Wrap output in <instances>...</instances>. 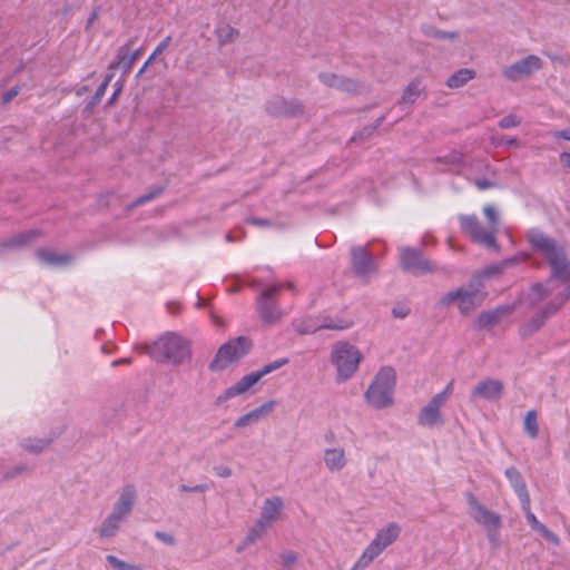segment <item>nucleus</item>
<instances>
[{
    "instance_id": "nucleus-22",
    "label": "nucleus",
    "mask_w": 570,
    "mask_h": 570,
    "mask_svg": "<svg viewBox=\"0 0 570 570\" xmlns=\"http://www.w3.org/2000/svg\"><path fill=\"white\" fill-rule=\"evenodd\" d=\"M400 533V524L396 522H391L376 532L371 543L382 553L387 547L397 540Z\"/></svg>"
},
{
    "instance_id": "nucleus-21",
    "label": "nucleus",
    "mask_w": 570,
    "mask_h": 570,
    "mask_svg": "<svg viewBox=\"0 0 570 570\" xmlns=\"http://www.w3.org/2000/svg\"><path fill=\"white\" fill-rule=\"evenodd\" d=\"M136 39H129L125 45H122L117 52V60L112 61L109 66L110 69H115L118 67L124 68L126 71L130 70L135 61L141 55L140 49H136L131 51V48L135 43Z\"/></svg>"
},
{
    "instance_id": "nucleus-55",
    "label": "nucleus",
    "mask_w": 570,
    "mask_h": 570,
    "mask_svg": "<svg viewBox=\"0 0 570 570\" xmlns=\"http://www.w3.org/2000/svg\"><path fill=\"white\" fill-rule=\"evenodd\" d=\"M19 94L18 88L10 89L2 98L3 104H8Z\"/></svg>"
},
{
    "instance_id": "nucleus-43",
    "label": "nucleus",
    "mask_w": 570,
    "mask_h": 570,
    "mask_svg": "<svg viewBox=\"0 0 570 570\" xmlns=\"http://www.w3.org/2000/svg\"><path fill=\"white\" fill-rule=\"evenodd\" d=\"M171 37L167 36L165 39H163L158 46L155 48L154 52L149 56V61H154L157 56L161 55L170 45Z\"/></svg>"
},
{
    "instance_id": "nucleus-54",
    "label": "nucleus",
    "mask_w": 570,
    "mask_h": 570,
    "mask_svg": "<svg viewBox=\"0 0 570 570\" xmlns=\"http://www.w3.org/2000/svg\"><path fill=\"white\" fill-rule=\"evenodd\" d=\"M107 85L106 83H100V86L97 88L96 92H95V96H94V100L96 102L100 101L101 98L104 97L105 92H106V89H107Z\"/></svg>"
},
{
    "instance_id": "nucleus-50",
    "label": "nucleus",
    "mask_w": 570,
    "mask_h": 570,
    "mask_svg": "<svg viewBox=\"0 0 570 570\" xmlns=\"http://www.w3.org/2000/svg\"><path fill=\"white\" fill-rule=\"evenodd\" d=\"M214 472L219 478H229L232 475V469L227 465H217L214 468Z\"/></svg>"
},
{
    "instance_id": "nucleus-44",
    "label": "nucleus",
    "mask_w": 570,
    "mask_h": 570,
    "mask_svg": "<svg viewBox=\"0 0 570 570\" xmlns=\"http://www.w3.org/2000/svg\"><path fill=\"white\" fill-rule=\"evenodd\" d=\"M453 390H454V381H450L446 384V386L444 387V390L442 392L435 394L434 397H436L438 400H440L441 402L446 404L450 396L453 394Z\"/></svg>"
},
{
    "instance_id": "nucleus-4",
    "label": "nucleus",
    "mask_w": 570,
    "mask_h": 570,
    "mask_svg": "<svg viewBox=\"0 0 570 570\" xmlns=\"http://www.w3.org/2000/svg\"><path fill=\"white\" fill-rule=\"evenodd\" d=\"M362 358L363 355L355 345L345 341L336 342L331 350V363L336 368V381L342 383L351 379Z\"/></svg>"
},
{
    "instance_id": "nucleus-24",
    "label": "nucleus",
    "mask_w": 570,
    "mask_h": 570,
    "mask_svg": "<svg viewBox=\"0 0 570 570\" xmlns=\"http://www.w3.org/2000/svg\"><path fill=\"white\" fill-rule=\"evenodd\" d=\"M275 402L268 401L261 406L252 410L250 412L239 416L235 423L234 426L236 429H243L248 425H253L258 423L261 420L265 419L269 413L274 410Z\"/></svg>"
},
{
    "instance_id": "nucleus-25",
    "label": "nucleus",
    "mask_w": 570,
    "mask_h": 570,
    "mask_svg": "<svg viewBox=\"0 0 570 570\" xmlns=\"http://www.w3.org/2000/svg\"><path fill=\"white\" fill-rule=\"evenodd\" d=\"M320 80L327 87L336 88L346 92L356 94L360 91V85L347 78L335 73L324 72L318 76Z\"/></svg>"
},
{
    "instance_id": "nucleus-12",
    "label": "nucleus",
    "mask_w": 570,
    "mask_h": 570,
    "mask_svg": "<svg viewBox=\"0 0 570 570\" xmlns=\"http://www.w3.org/2000/svg\"><path fill=\"white\" fill-rule=\"evenodd\" d=\"M351 264L354 275L367 283L377 272V265L366 247L356 246L351 249Z\"/></svg>"
},
{
    "instance_id": "nucleus-7",
    "label": "nucleus",
    "mask_w": 570,
    "mask_h": 570,
    "mask_svg": "<svg viewBox=\"0 0 570 570\" xmlns=\"http://www.w3.org/2000/svg\"><path fill=\"white\" fill-rule=\"evenodd\" d=\"M288 287L289 289L294 288V285L288 282L286 284H273L266 286L261 295L256 299L257 312L259 317L266 324H275L282 320L284 313L279 308L276 297L279 291L284 287Z\"/></svg>"
},
{
    "instance_id": "nucleus-28",
    "label": "nucleus",
    "mask_w": 570,
    "mask_h": 570,
    "mask_svg": "<svg viewBox=\"0 0 570 570\" xmlns=\"http://www.w3.org/2000/svg\"><path fill=\"white\" fill-rule=\"evenodd\" d=\"M505 476L509 480L510 484L512 485L520 502L527 501V499H529L530 495L521 473L514 466H510L505 470Z\"/></svg>"
},
{
    "instance_id": "nucleus-29",
    "label": "nucleus",
    "mask_w": 570,
    "mask_h": 570,
    "mask_svg": "<svg viewBox=\"0 0 570 570\" xmlns=\"http://www.w3.org/2000/svg\"><path fill=\"white\" fill-rule=\"evenodd\" d=\"M507 308H495L493 311H488L481 313L475 320V326L479 328H485L492 325L498 324L501 318L507 314Z\"/></svg>"
},
{
    "instance_id": "nucleus-33",
    "label": "nucleus",
    "mask_w": 570,
    "mask_h": 570,
    "mask_svg": "<svg viewBox=\"0 0 570 570\" xmlns=\"http://www.w3.org/2000/svg\"><path fill=\"white\" fill-rule=\"evenodd\" d=\"M475 77V71L468 68H462L455 71L449 79L446 80V86L449 88H460L464 86L468 81L472 80Z\"/></svg>"
},
{
    "instance_id": "nucleus-14",
    "label": "nucleus",
    "mask_w": 570,
    "mask_h": 570,
    "mask_svg": "<svg viewBox=\"0 0 570 570\" xmlns=\"http://www.w3.org/2000/svg\"><path fill=\"white\" fill-rule=\"evenodd\" d=\"M352 324L351 320L325 316L320 321H303L296 324V330L303 334L314 333L320 330L343 331L350 328Z\"/></svg>"
},
{
    "instance_id": "nucleus-20",
    "label": "nucleus",
    "mask_w": 570,
    "mask_h": 570,
    "mask_svg": "<svg viewBox=\"0 0 570 570\" xmlns=\"http://www.w3.org/2000/svg\"><path fill=\"white\" fill-rule=\"evenodd\" d=\"M503 384L499 380L488 379L480 381L473 389L472 399H484L495 401L501 397Z\"/></svg>"
},
{
    "instance_id": "nucleus-49",
    "label": "nucleus",
    "mask_w": 570,
    "mask_h": 570,
    "mask_svg": "<svg viewBox=\"0 0 570 570\" xmlns=\"http://www.w3.org/2000/svg\"><path fill=\"white\" fill-rule=\"evenodd\" d=\"M208 489L207 484H197V485H194V487H188L186 484H181L179 487V490L181 492H205L206 490Z\"/></svg>"
},
{
    "instance_id": "nucleus-39",
    "label": "nucleus",
    "mask_w": 570,
    "mask_h": 570,
    "mask_svg": "<svg viewBox=\"0 0 570 570\" xmlns=\"http://www.w3.org/2000/svg\"><path fill=\"white\" fill-rule=\"evenodd\" d=\"M449 166L451 170L459 169L463 163V154L456 150L451 151L446 156L439 159Z\"/></svg>"
},
{
    "instance_id": "nucleus-34",
    "label": "nucleus",
    "mask_w": 570,
    "mask_h": 570,
    "mask_svg": "<svg viewBox=\"0 0 570 570\" xmlns=\"http://www.w3.org/2000/svg\"><path fill=\"white\" fill-rule=\"evenodd\" d=\"M216 36L219 45H227L235 41L238 38L239 32L229 24H222L217 28Z\"/></svg>"
},
{
    "instance_id": "nucleus-6",
    "label": "nucleus",
    "mask_w": 570,
    "mask_h": 570,
    "mask_svg": "<svg viewBox=\"0 0 570 570\" xmlns=\"http://www.w3.org/2000/svg\"><path fill=\"white\" fill-rule=\"evenodd\" d=\"M396 374L392 367H382L365 392V400L375 409H384L393 404V392Z\"/></svg>"
},
{
    "instance_id": "nucleus-41",
    "label": "nucleus",
    "mask_w": 570,
    "mask_h": 570,
    "mask_svg": "<svg viewBox=\"0 0 570 570\" xmlns=\"http://www.w3.org/2000/svg\"><path fill=\"white\" fill-rule=\"evenodd\" d=\"M424 33L436 39H455L458 37L456 32L441 31L431 26L424 28Z\"/></svg>"
},
{
    "instance_id": "nucleus-31",
    "label": "nucleus",
    "mask_w": 570,
    "mask_h": 570,
    "mask_svg": "<svg viewBox=\"0 0 570 570\" xmlns=\"http://www.w3.org/2000/svg\"><path fill=\"white\" fill-rule=\"evenodd\" d=\"M52 442V438H26L20 442L21 448L33 454L45 451Z\"/></svg>"
},
{
    "instance_id": "nucleus-5",
    "label": "nucleus",
    "mask_w": 570,
    "mask_h": 570,
    "mask_svg": "<svg viewBox=\"0 0 570 570\" xmlns=\"http://www.w3.org/2000/svg\"><path fill=\"white\" fill-rule=\"evenodd\" d=\"M465 498L470 518L482 527L490 543L497 547L499 544L502 524L501 515L483 505L473 493L468 492Z\"/></svg>"
},
{
    "instance_id": "nucleus-9",
    "label": "nucleus",
    "mask_w": 570,
    "mask_h": 570,
    "mask_svg": "<svg viewBox=\"0 0 570 570\" xmlns=\"http://www.w3.org/2000/svg\"><path fill=\"white\" fill-rule=\"evenodd\" d=\"M288 363L287 358H279L272 363L264 365L258 371L252 372L245 376H243L235 384L226 389L218 397V403H224L233 397L242 395L246 393L252 386H254L262 377L276 371Z\"/></svg>"
},
{
    "instance_id": "nucleus-1",
    "label": "nucleus",
    "mask_w": 570,
    "mask_h": 570,
    "mask_svg": "<svg viewBox=\"0 0 570 570\" xmlns=\"http://www.w3.org/2000/svg\"><path fill=\"white\" fill-rule=\"evenodd\" d=\"M528 239L533 249L548 261L551 276L546 284H534L527 295V301L534 306L547 297L551 299L524 326V334L538 331L547 318L556 314L570 297V264L562 247L554 239L535 229L528 233Z\"/></svg>"
},
{
    "instance_id": "nucleus-8",
    "label": "nucleus",
    "mask_w": 570,
    "mask_h": 570,
    "mask_svg": "<svg viewBox=\"0 0 570 570\" xmlns=\"http://www.w3.org/2000/svg\"><path fill=\"white\" fill-rule=\"evenodd\" d=\"M252 347V342L245 336H238L223 344L209 364L210 371L225 370L228 365L240 360Z\"/></svg>"
},
{
    "instance_id": "nucleus-18",
    "label": "nucleus",
    "mask_w": 570,
    "mask_h": 570,
    "mask_svg": "<svg viewBox=\"0 0 570 570\" xmlns=\"http://www.w3.org/2000/svg\"><path fill=\"white\" fill-rule=\"evenodd\" d=\"M284 510V500L281 497H272L263 502L259 518L261 522L272 528L277 522Z\"/></svg>"
},
{
    "instance_id": "nucleus-61",
    "label": "nucleus",
    "mask_w": 570,
    "mask_h": 570,
    "mask_svg": "<svg viewBox=\"0 0 570 570\" xmlns=\"http://www.w3.org/2000/svg\"><path fill=\"white\" fill-rule=\"evenodd\" d=\"M114 75L112 73H109V75H106L104 81L101 83H106L107 87L109 86V82L111 81Z\"/></svg>"
},
{
    "instance_id": "nucleus-46",
    "label": "nucleus",
    "mask_w": 570,
    "mask_h": 570,
    "mask_svg": "<svg viewBox=\"0 0 570 570\" xmlns=\"http://www.w3.org/2000/svg\"><path fill=\"white\" fill-rule=\"evenodd\" d=\"M106 560L115 570H126L127 568V562L118 559L116 556L108 554Z\"/></svg>"
},
{
    "instance_id": "nucleus-40",
    "label": "nucleus",
    "mask_w": 570,
    "mask_h": 570,
    "mask_svg": "<svg viewBox=\"0 0 570 570\" xmlns=\"http://www.w3.org/2000/svg\"><path fill=\"white\" fill-rule=\"evenodd\" d=\"M483 213H484V216L485 218L488 219V225L490 227H493V229L495 232H498V227H499V214L495 209L494 206L492 205H485L483 207Z\"/></svg>"
},
{
    "instance_id": "nucleus-26",
    "label": "nucleus",
    "mask_w": 570,
    "mask_h": 570,
    "mask_svg": "<svg viewBox=\"0 0 570 570\" xmlns=\"http://www.w3.org/2000/svg\"><path fill=\"white\" fill-rule=\"evenodd\" d=\"M127 519H125L124 517L115 513V512H110L107 518L101 522L99 529H98V534H99V538L100 539H110V538H114L121 524L126 521Z\"/></svg>"
},
{
    "instance_id": "nucleus-19",
    "label": "nucleus",
    "mask_w": 570,
    "mask_h": 570,
    "mask_svg": "<svg viewBox=\"0 0 570 570\" xmlns=\"http://www.w3.org/2000/svg\"><path fill=\"white\" fill-rule=\"evenodd\" d=\"M266 110L273 116H298L303 114V105L297 100L277 97L267 102Z\"/></svg>"
},
{
    "instance_id": "nucleus-23",
    "label": "nucleus",
    "mask_w": 570,
    "mask_h": 570,
    "mask_svg": "<svg viewBox=\"0 0 570 570\" xmlns=\"http://www.w3.org/2000/svg\"><path fill=\"white\" fill-rule=\"evenodd\" d=\"M522 510L525 514L527 521L529 522L532 530L539 532L546 540L549 542L559 546L560 539L557 534L550 531L543 523H541L538 518L531 511V502L530 498L527 501H521Z\"/></svg>"
},
{
    "instance_id": "nucleus-56",
    "label": "nucleus",
    "mask_w": 570,
    "mask_h": 570,
    "mask_svg": "<svg viewBox=\"0 0 570 570\" xmlns=\"http://www.w3.org/2000/svg\"><path fill=\"white\" fill-rule=\"evenodd\" d=\"M560 161L563 166L566 167H569L570 168V153L568 151H563L561 153L560 155Z\"/></svg>"
},
{
    "instance_id": "nucleus-32",
    "label": "nucleus",
    "mask_w": 570,
    "mask_h": 570,
    "mask_svg": "<svg viewBox=\"0 0 570 570\" xmlns=\"http://www.w3.org/2000/svg\"><path fill=\"white\" fill-rule=\"evenodd\" d=\"M37 257L40 262L50 266L66 265L71 261V257L67 254H57L47 249H39Z\"/></svg>"
},
{
    "instance_id": "nucleus-53",
    "label": "nucleus",
    "mask_w": 570,
    "mask_h": 570,
    "mask_svg": "<svg viewBox=\"0 0 570 570\" xmlns=\"http://www.w3.org/2000/svg\"><path fill=\"white\" fill-rule=\"evenodd\" d=\"M556 139L562 138L570 140V129L556 130L551 134Z\"/></svg>"
},
{
    "instance_id": "nucleus-15",
    "label": "nucleus",
    "mask_w": 570,
    "mask_h": 570,
    "mask_svg": "<svg viewBox=\"0 0 570 570\" xmlns=\"http://www.w3.org/2000/svg\"><path fill=\"white\" fill-rule=\"evenodd\" d=\"M445 404L432 397L426 405H424L417 414V424L424 428H439L445 423V419L442 414V407Z\"/></svg>"
},
{
    "instance_id": "nucleus-62",
    "label": "nucleus",
    "mask_w": 570,
    "mask_h": 570,
    "mask_svg": "<svg viewBox=\"0 0 570 570\" xmlns=\"http://www.w3.org/2000/svg\"><path fill=\"white\" fill-rule=\"evenodd\" d=\"M126 570H141L140 567L131 563H127Z\"/></svg>"
},
{
    "instance_id": "nucleus-48",
    "label": "nucleus",
    "mask_w": 570,
    "mask_h": 570,
    "mask_svg": "<svg viewBox=\"0 0 570 570\" xmlns=\"http://www.w3.org/2000/svg\"><path fill=\"white\" fill-rule=\"evenodd\" d=\"M155 537L168 546H174L176 542L174 535H171L170 533H167V532L157 531L155 533Z\"/></svg>"
},
{
    "instance_id": "nucleus-42",
    "label": "nucleus",
    "mask_w": 570,
    "mask_h": 570,
    "mask_svg": "<svg viewBox=\"0 0 570 570\" xmlns=\"http://www.w3.org/2000/svg\"><path fill=\"white\" fill-rule=\"evenodd\" d=\"M521 120L515 115H508L499 121V126L503 129L513 128L519 126Z\"/></svg>"
},
{
    "instance_id": "nucleus-58",
    "label": "nucleus",
    "mask_w": 570,
    "mask_h": 570,
    "mask_svg": "<svg viewBox=\"0 0 570 570\" xmlns=\"http://www.w3.org/2000/svg\"><path fill=\"white\" fill-rule=\"evenodd\" d=\"M131 363V358L129 357H124V358H119V360H116L111 363V366L116 367V366H119V365H125V364H130Z\"/></svg>"
},
{
    "instance_id": "nucleus-3",
    "label": "nucleus",
    "mask_w": 570,
    "mask_h": 570,
    "mask_svg": "<svg viewBox=\"0 0 570 570\" xmlns=\"http://www.w3.org/2000/svg\"><path fill=\"white\" fill-rule=\"evenodd\" d=\"M153 355L159 362L181 365L191 360V345L177 333H166L154 343Z\"/></svg>"
},
{
    "instance_id": "nucleus-11",
    "label": "nucleus",
    "mask_w": 570,
    "mask_h": 570,
    "mask_svg": "<svg viewBox=\"0 0 570 570\" xmlns=\"http://www.w3.org/2000/svg\"><path fill=\"white\" fill-rule=\"evenodd\" d=\"M400 265L401 267L414 275L436 272V265L426 259L421 250L403 247L400 249Z\"/></svg>"
},
{
    "instance_id": "nucleus-16",
    "label": "nucleus",
    "mask_w": 570,
    "mask_h": 570,
    "mask_svg": "<svg viewBox=\"0 0 570 570\" xmlns=\"http://www.w3.org/2000/svg\"><path fill=\"white\" fill-rule=\"evenodd\" d=\"M322 460L330 473H340L348 464V458L342 445H333L323 450Z\"/></svg>"
},
{
    "instance_id": "nucleus-64",
    "label": "nucleus",
    "mask_w": 570,
    "mask_h": 570,
    "mask_svg": "<svg viewBox=\"0 0 570 570\" xmlns=\"http://www.w3.org/2000/svg\"><path fill=\"white\" fill-rule=\"evenodd\" d=\"M517 144H518V140H517L515 138L510 139V140L508 141V145H517Z\"/></svg>"
},
{
    "instance_id": "nucleus-36",
    "label": "nucleus",
    "mask_w": 570,
    "mask_h": 570,
    "mask_svg": "<svg viewBox=\"0 0 570 570\" xmlns=\"http://www.w3.org/2000/svg\"><path fill=\"white\" fill-rule=\"evenodd\" d=\"M524 432L531 438L535 439L539 434V423L537 412L531 410L528 411L523 420Z\"/></svg>"
},
{
    "instance_id": "nucleus-35",
    "label": "nucleus",
    "mask_w": 570,
    "mask_h": 570,
    "mask_svg": "<svg viewBox=\"0 0 570 570\" xmlns=\"http://www.w3.org/2000/svg\"><path fill=\"white\" fill-rule=\"evenodd\" d=\"M37 236V232L36 230H30V232H27V233H21L17 236H13L11 237L10 239L3 242L0 244V253L4 249V248H14V247H18L20 245H23L26 243H28L31 238L36 237Z\"/></svg>"
},
{
    "instance_id": "nucleus-2",
    "label": "nucleus",
    "mask_w": 570,
    "mask_h": 570,
    "mask_svg": "<svg viewBox=\"0 0 570 570\" xmlns=\"http://www.w3.org/2000/svg\"><path fill=\"white\" fill-rule=\"evenodd\" d=\"M483 287L484 285L480 281L471 279L468 286H461L442 294L438 305L441 308L455 305L462 315H471L482 305L487 296Z\"/></svg>"
},
{
    "instance_id": "nucleus-47",
    "label": "nucleus",
    "mask_w": 570,
    "mask_h": 570,
    "mask_svg": "<svg viewBox=\"0 0 570 570\" xmlns=\"http://www.w3.org/2000/svg\"><path fill=\"white\" fill-rule=\"evenodd\" d=\"M28 469L26 465H17V466H13L12 469L8 470L3 478L7 479V480H11V479H14L17 478L18 475H21L22 473L27 472Z\"/></svg>"
},
{
    "instance_id": "nucleus-63",
    "label": "nucleus",
    "mask_w": 570,
    "mask_h": 570,
    "mask_svg": "<svg viewBox=\"0 0 570 570\" xmlns=\"http://www.w3.org/2000/svg\"><path fill=\"white\" fill-rule=\"evenodd\" d=\"M393 314H394L396 317H404V316L406 315V313L401 312V311H397V309H393Z\"/></svg>"
},
{
    "instance_id": "nucleus-30",
    "label": "nucleus",
    "mask_w": 570,
    "mask_h": 570,
    "mask_svg": "<svg viewBox=\"0 0 570 570\" xmlns=\"http://www.w3.org/2000/svg\"><path fill=\"white\" fill-rule=\"evenodd\" d=\"M380 554L381 552L370 542L350 570L367 569Z\"/></svg>"
},
{
    "instance_id": "nucleus-59",
    "label": "nucleus",
    "mask_w": 570,
    "mask_h": 570,
    "mask_svg": "<svg viewBox=\"0 0 570 570\" xmlns=\"http://www.w3.org/2000/svg\"><path fill=\"white\" fill-rule=\"evenodd\" d=\"M153 61H149V58L147 59V61L144 63V66L140 68V70L138 71V76L142 75L145 72V70L147 69V67Z\"/></svg>"
},
{
    "instance_id": "nucleus-38",
    "label": "nucleus",
    "mask_w": 570,
    "mask_h": 570,
    "mask_svg": "<svg viewBox=\"0 0 570 570\" xmlns=\"http://www.w3.org/2000/svg\"><path fill=\"white\" fill-rule=\"evenodd\" d=\"M513 262V259H508L505 262H503L502 264L500 265H491V266H488L485 267L484 269H482L480 273H478L476 275L473 276L472 279H476V281H480L482 284H483V281L484 279H488L492 276H495L498 274H500L502 272V269L511 264Z\"/></svg>"
},
{
    "instance_id": "nucleus-60",
    "label": "nucleus",
    "mask_w": 570,
    "mask_h": 570,
    "mask_svg": "<svg viewBox=\"0 0 570 570\" xmlns=\"http://www.w3.org/2000/svg\"><path fill=\"white\" fill-rule=\"evenodd\" d=\"M114 75L112 73H109V75H106L104 81L101 83H106L107 87L109 86V82L111 81Z\"/></svg>"
},
{
    "instance_id": "nucleus-13",
    "label": "nucleus",
    "mask_w": 570,
    "mask_h": 570,
    "mask_svg": "<svg viewBox=\"0 0 570 570\" xmlns=\"http://www.w3.org/2000/svg\"><path fill=\"white\" fill-rule=\"evenodd\" d=\"M542 68V60L535 55H529L525 58L515 61L503 69L502 75L510 81H518L530 77L533 72Z\"/></svg>"
},
{
    "instance_id": "nucleus-51",
    "label": "nucleus",
    "mask_w": 570,
    "mask_h": 570,
    "mask_svg": "<svg viewBox=\"0 0 570 570\" xmlns=\"http://www.w3.org/2000/svg\"><path fill=\"white\" fill-rule=\"evenodd\" d=\"M474 185L476 186V188L479 190H485V189H489V188H492L495 186L494 183L488 180V179H475L474 180Z\"/></svg>"
},
{
    "instance_id": "nucleus-52",
    "label": "nucleus",
    "mask_w": 570,
    "mask_h": 570,
    "mask_svg": "<svg viewBox=\"0 0 570 570\" xmlns=\"http://www.w3.org/2000/svg\"><path fill=\"white\" fill-rule=\"evenodd\" d=\"M247 223L258 227H269L273 225L271 220L263 218H248Z\"/></svg>"
},
{
    "instance_id": "nucleus-17",
    "label": "nucleus",
    "mask_w": 570,
    "mask_h": 570,
    "mask_svg": "<svg viewBox=\"0 0 570 570\" xmlns=\"http://www.w3.org/2000/svg\"><path fill=\"white\" fill-rule=\"evenodd\" d=\"M138 498L137 488L131 484H125L120 491L117 501L112 507V512L128 519L131 514Z\"/></svg>"
},
{
    "instance_id": "nucleus-37",
    "label": "nucleus",
    "mask_w": 570,
    "mask_h": 570,
    "mask_svg": "<svg viewBox=\"0 0 570 570\" xmlns=\"http://www.w3.org/2000/svg\"><path fill=\"white\" fill-rule=\"evenodd\" d=\"M421 86L417 80L412 81L404 90L400 104L413 105L421 95Z\"/></svg>"
},
{
    "instance_id": "nucleus-57",
    "label": "nucleus",
    "mask_w": 570,
    "mask_h": 570,
    "mask_svg": "<svg viewBox=\"0 0 570 570\" xmlns=\"http://www.w3.org/2000/svg\"><path fill=\"white\" fill-rule=\"evenodd\" d=\"M159 193H160V190H157L156 193L146 194V195L141 196L136 203L144 204V203L153 199Z\"/></svg>"
},
{
    "instance_id": "nucleus-27",
    "label": "nucleus",
    "mask_w": 570,
    "mask_h": 570,
    "mask_svg": "<svg viewBox=\"0 0 570 570\" xmlns=\"http://www.w3.org/2000/svg\"><path fill=\"white\" fill-rule=\"evenodd\" d=\"M271 528L256 520L253 527L247 531L244 540L237 546L236 552L240 553L248 547L263 539Z\"/></svg>"
},
{
    "instance_id": "nucleus-10",
    "label": "nucleus",
    "mask_w": 570,
    "mask_h": 570,
    "mask_svg": "<svg viewBox=\"0 0 570 570\" xmlns=\"http://www.w3.org/2000/svg\"><path fill=\"white\" fill-rule=\"evenodd\" d=\"M459 222L461 230L470 237L472 242L488 248H498L497 232L489 225L483 226L475 215H460Z\"/></svg>"
},
{
    "instance_id": "nucleus-45",
    "label": "nucleus",
    "mask_w": 570,
    "mask_h": 570,
    "mask_svg": "<svg viewBox=\"0 0 570 570\" xmlns=\"http://www.w3.org/2000/svg\"><path fill=\"white\" fill-rule=\"evenodd\" d=\"M279 558L285 568H291L297 561V554L292 551L282 553Z\"/></svg>"
}]
</instances>
